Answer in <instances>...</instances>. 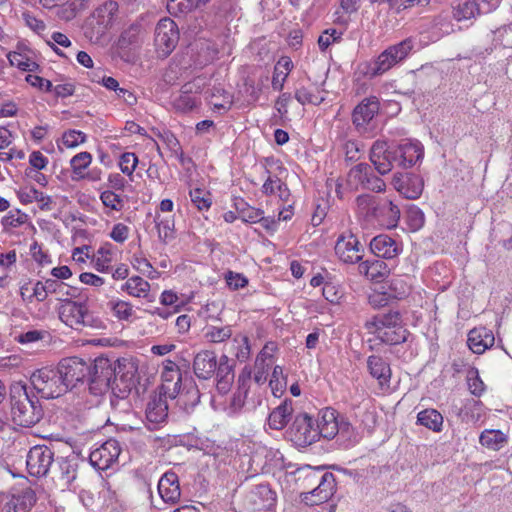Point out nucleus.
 <instances>
[{"instance_id":"1","label":"nucleus","mask_w":512,"mask_h":512,"mask_svg":"<svg viewBox=\"0 0 512 512\" xmlns=\"http://www.w3.org/2000/svg\"><path fill=\"white\" fill-rule=\"evenodd\" d=\"M423 155V146L418 141L388 143L385 140H376L370 148L369 160L380 175H386L394 167L411 168L423 158Z\"/></svg>"},{"instance_id":"2","label":"nucleus","mask_w":512,"mask_h":512,"mask_svg":"<svg viewBox=\"0 0 512 512\" xmlns=\"http://www.w3.org/2000/svg\"><path fill=\"white\" fill-rule=\"evenodd\" d=\"M59 319L68 327L83 331L85 329L104 330L105 322L89 308L87 299L72 300L60 298Z\"/></svg>"},{"instance_id":"3","label":"nucleus","mask_w":512,"mask_h":512,"mask_svg":"<svg viewBox=\"0 0 512 512\" xmlns=\"http://www.w3.org/2000/svg\"><path fill=\"white\" fill-rule=\"evenodd\" d=\"M414 49V40L406 38L388 46L374 60L359 64L360 73L369 79L383 75L397 64L403 62Z\"/></svg>"},{"instance_id":"4","label":"nucleus","mask_w":512,"mask_h":512,"mask_svg":"<svg viewBox=\"0 0 512 512\" xmlns=\"http://www.w3.org/2000/svg\"><path fill=\"white\" fill-rule=\"evenodd\" d=\"M10 404L13 420L20 426L31 427L38 423L43 416L38 399L31 396L27 386L21 382L11 385Z\"/></svg>"},{"instance_id":"5","label":"nucleus","mask_w":512,"mask_h":512,"mask_svg":"<svg viewBox=\"0 0 512 512\" xmlns=\"http://www.w3.org/2000/svg\"><path fill=\"white\" fill-rule=\"evenodd\" d=\"M30 381L37 393L45 399L58 398L68 391L58 368L38 369L31 375Z\"/></svg>"},{"instance_id":"6","label":"nucleus","mask_w":512,"mask_h":512,"mask_svg":"<svg viewBox=\"0 0 512 512\" xmlns=\"http://www.w3.org/2000/svg\"><path fill=\"white\" fill-rule=\"evenodd\" d=\"M137 383V368L130 362L119 363L112 380L111 405L116 408L120 401H124V404L128 407L129 403L126 399L136 388Z\"/></svg>"},{"instance_id":"7","label":"nucleus","mask_w":512,"mask_h":512,"mask_svg":"<svg viewBox=\"0 0 512 512\" xmlns=\"http://www.w3.org/2000/svg\"><path fill=\"white\" fill-rule=\"evenodd\" d=\"M90 374L87 379L91 394L100 396L112 388L116 366L108 358L98 357L90 361Z\"/></svg>"},{"instance_id":"8","label":"nucleus","mask_w":512,"mask_h":512,"mask_svg":"<svg viewBox=\"0 0 512 512\" xmlns=\"http://www.w3.org/2000/svg\"><path fill=\"white\" fill-rule=\"evenodd\" d=\"M118 4L115 1H107L99 6L92 14L90 21L85 29V35L91 41L98 42L113 26Z\"/></svg>"},{"instance_id":"9","label":"nucleus","mask_w":512,"mask_h":512,"mask_svg":"<svg viewBox=\"0 0 512 512\" xmlns=\"http://www.w3.org/2000/svg\"><path fill=\"white\" fill-rule=\"evenodd\" d=\"M90 361L74 356L64 358L59 362L57 368L67 390L87 382L90 374Z\"/></svg>"},{"instance_id":"10","label":"nucleus","mask_w":512,"mask_h":512,"mask_svg":"<svg viewBox=\"0 0 512 512\" xmlns=\"http://www.w3.org/2000/svg\"><path fill=\"white\" fill-rule=\"evenodd\" d=\"M295 446L307 447L319 440L315 422L307 413L298 414L287 431Z\"/></svg>"},{"instance_id":"11","label":"nucleus","mask_w":512,"mask_h":512,"mask_svg":"<svg viewBox=\"0 0 512 512\" xmlns=\"http://www.w3.org/2000/svg\"><path fill=\"white\" fill-rule=\"evenodd\" d=\"M155 46L162 57H167L177 46L179 29L170 18L161 19L155 28Z\"/></svg>"},{"instance_id":"12","label":"nucleus","mask_w":512,"mask_h":512,"mask_svg":"<svg viewBox=\"0 0 512 512\" xmlns=\"http://www.w3.org/2000/svg\"><path fill=\"white\" fill-rule=\"evenodd\" d=\"M53 462L54 452L45 445H36L27 454V470L34 477L46 476Z\"/></svg>"},{"instance_id":"13","label":"nucleus","mask_w":512,"mask_h":512,"mask_svg":"<svg viewBox=\"0 0 512 512\" xmlns=\"http://www.w3.org/2000/svg\"><path fill=\"white\" fill-rule=\"evenodd\" d=\"M380 102L376 96L364 98L352 111V124L358 133H366L374 117L379 113Z\"/></svg>"},{"instance_id":"14","label":"nucleus","mask_w":512,"mask_h":512,"mask_svg":"<svg viewBox=\"0 0 512 512\" xmlns=\"http://www.w3.org/2000/svg\"><path fill=\"white\" fill-rule=\"evenodd\" d=\"M335 253L344 263L354 264L363 258L364 247L351 232L341 234L335 244Z\"/></svg>"},{"instance_id":"15","label":"nucleus","mask_w":512,"mask_h":512,"mask_svg":"<svg viewBox=\"0 0 512 512\" xmlns=\"http://www.w3.org/2000/svg\"><path fill=\"white\" fill-rule=\"evenodd\" d=\"M120 452L119 443L114 439H109L91 451L89 455L90 464L97 470H106L117 461Z\"/></svg>"},{"instance_id":"16","label":"nucleus","mask_w":512,"mask_h":512,"mask_svg":"<svg viewBox=\"0 0 512 512\" xmlns=\"http://www.w3.org/2000/svg\"><path fill=\"white\" fill-rule=\"evenodd\" d=\"M394 188L406 199H418L423 191L421 176L412 173H395L392 178Z\"/></svg>"},{"instance_id":"17","label":"nucleus","mask_w":512,"mask_h":512,"mask_svg":"<svg viewBox=\"0 0 512 512\" xmlns=\"http://www.w3.org/2000/svg\"><path fill=\"white\" fill-rule=\"evenodd\" d=\"M390 291H373L368 296V303L374 309H380L396 300L404 298L408 287L401 280L393 279L389 286Z\"/></svg>"},{"instance_id":"18","label":"nucleus","mask_w":512,"mask_h":512,"mask_svg":"<svg viewBox=\"0 0 512 512\" xmlns=\"http://www.w3.org/2000/svg\"><path fill=\"white\" fill-rule=\"evenodd\" d=\"M335 478L330 472H321L320 480L315 488L310 491L301 492L303 500L310 505H318L327 501L334 492Z\"/></svg>"},{"instance_id":"19","label":"nucleus","mask_w":512,"mask_h":512,"mask_svg":"<svg viewBox=\"0 0 512 512\" xmlns=\"http://www.w3.org/2000/svg\"><path fill=\"white\" fill-rule=\"evenodd\" d=\"M400 215L398 205L394 204L390 199L380 200L377 205L372 207V217L387 229L397 227Z\"/></svg>"},{"instance_id":"20","label":"nucleus","mask_w":512,"mask_h":512,"mask_svg":"<svg viewBox=\"0 0 512 512\" xmlns=\"http://www.w3.org/2000/svg\"><path fill=\"white\" fill-rule=\"evenodd\" d=\"M36 501L35 491L26 487L13 493L10 499L1 507L0 512H29Z\"/></svg>"},{"instance_id":"21","label":"nucleus","mask_w":512,"mask_h":512,"mask_svg":"<svg viewBox=\"0 0 512 512\" xmlns=\"http://www.w3.org/2000/svg\"><path fill=\"white\" fill-rule=\"evenodd\" d=\"M339 420V414L335 409L325 408L321 410L315 425L318 437L330 440L337 436L339 433Z\"/></svg>"},{"instance_id":"22","label":"nucleus","mask_w":512,"mask_h":512,"mask_svg":"<svg viewBox=\"0 0 512 512\" xmlns=\"http://www.w3.org/2000/svg\"><path fill=\"white\" fill-rule=\"evenodd\" d=\"M217 357L215 352L202 350L197 353L193 360V371L199 379L208 380L216 372Z\"/></svg>"},{"instance_id":"23","label":"nucleus","mask_w":512,"mask_h":512,"mask_svg":"<svg viewBox=\"0 0 512 512\" xmlns=\"http://www.w3.org/2000/svg\"><path fill=\"white\" fill-rule=\"evenodd\" d=\"M158 492L164 502L177 503L181 496L178 475L173 471L166 472L158 482Z\"/></svg>"},{"instance_id":"24","label":"nucleus","mask_w":512,"mask_h":512,"mask_svg":"<svg viewBox=\"0 0 512 512\" xmlns=\"http://www.w3.org/2000/svg\"><path fill=\"white\" fill-rule=\"evenodd\" d=\"M248 499L254 510H269L276 504V493L267 484L256 485Z\"/></svg>"},{"instance_id":"25","label":"nucleus","mask_w":512,"mask_h":512,"mask_svg":"<svg viewBox=\"0 0 512 512\" xmlns=\"http://www.w3.org/2000/svg\"><path fill=\"white\" fill-rule=\"evenodd\" d=\"M358 271L371 281L381 282L390 274L391 270L383 259L377 257L360 262Z\"/></svg>"},{"instance_id":"26","label":"nucleus","mask_w":512,"mask_h":512,"mask_svg":"<svg viewBox=\"0 0 512 512\" xmlns=\"http://www.w3.org/2000/svg\"><path fill=\"white\" fill-rule=\"evenodd\" d=\"M371 252L378 258L393 259L401 249L396 241L386 234L375 236L370 242Z\"/></svg>"},{"instance_id":"27","label":"nucleus","mask_w":512,"mask_h":512,"mask_svg":"<svg viewBox=\"0 0 512 512\" xmlns=\"http://www.w3.org/2000/svg\"><path fill=\"white\" fill-rule=\"evenodd\" d=\"M494 342L492 331L486 327H476L468 333L467 344L473 353L482 354L492 347Z\"/></svg>"},{"instance_id":"28","label":"nucleus","mask_w":512,"mask_h":512,"mask_svg":"<svg viewBox=\"0 0 512 512\" xmlns=\"http://www.w3.org/2000/svg\"><path fill=\"white\" fill-rule=\"evenodd\" d=\"M402 325L401 313L396 310H390L387 313L375 315L370 320L366 321L365 328L372 334L378 331H383L386 328H393Z\"/></svg>"},{"instance_id":"29","label":"nucleus","mask_w":512,"mask_h":512,"mask_svg":"<svg viewBox=\"0 0 512 512\" xmlns=\"http://www.w3.org/2000/svg\"><path fill=\"white\" fill-rule=\"evenodd\" d=\"M367 368L370 375L375 378L379 385H389L391 380V368L389 363L379 355H371L367 358Z\"/></svg>"},{"instance_id":"30","label":"nucleus","mask_w":512,"mask_h":512,"mask_svg":"<svg viewBox=\"0 0 512 512\" xmlns=\"http://www.w3.org/2000/svg\"><path fill=\"white\" fill-rule=\"evenodd\" d=\"M163 394L153 397L146 407V419L149 423L159 425L166 421L168 417V404Z\"/></svg>"},{"instance_id":"31","label":"nucleus","mask_w":512,"mask_h":512,"mask_svg":"<svg viewBox=\"0 0 512 512\" xmlns=\"http://www.w3.org/2000/svg\"><path fill=\"white\" fill-rule=\"evenodd\" d=\"M293 411V401L291 399H285L269 414L268 422L270 428L274 430L283 429L288 424Z\"/></svg>"},{"instance_id":"32","label":"nucleus","mask_w":512,"mask_h":512,"mask_svg":"<svg viewBox=\"0 0 512 512\" xmlns=\"http://www.w3.org/2000/svg\"><path fill=\"white\" fill-rule=\"evenodd\" d=\"M182 374L179 369H172L162 372V385L160 393L174 399L181 390Z\"/></svg>"},{"instance_id":"33","label":"nucleus","mask_w":512,"mask_h":512,"mask_svg":"<svg viewBox=\"0 0 512 512\" xmlns=\"http://www.w3.org/2000/svg\"><path fill=\"white\" fill-rule=\"evenodd\" d=\"M323 92L316 84L301 85L295 90L294 97L301 105H320L325 100Z\"/></svg>"},{"instance_id":"34","label":"nucleus","mask_w":512,"mask_h":512,"mask_svg":"<svg viewBox=\"0 0 512 512\" xmlns=\"http://www.w3.org/2000/svg\"><path fill=\"white\" fill-rule=\"evenodd\" d=\"M77 468V459L74 456L59 457L56 460L55 472L64 485H69L76 479Z\"/></svg>"},{"instance_id":"35","label":"nucleus","mask_w":512,"mask_h":512,"mask_svg":"<svg viewBox=\"0 0 512 512\" xmlns=\"http://www.w3.org/2000/svg\"><path fill=\"white\" fill-rule=\"evenodd\" d=\"M252 371L251 368L245 366L238 377V388L232 398V406L240 409L244 406L250 389Z\"/></svg>"},{"instance_id":"36","label":"nucleus","mask_w":512,"mask_h":512,"mask_svg":"<svg viewBox=\"0 0 512 512\" xmlns=\"http://www.w3.org/2000/svg\"><path fill=\"white\" fill-rule=\"evenodd\" d=\"M228 352L240 363L246 362L251 355V346L248 336L241 333L236 334L229 344Z\"/></svg>"},{"instance_id":"37","label":"nucleus","mask_w":512,"mask_h":512,"mask_svg":"<svg viewBox=\"0 0 512 512\" xmlns=\"http://www.w3.org/2000/svg\"><path fill=\"white\" fill-rule=\"evenodd\" d=\"M211 0H167V10L171 15L187 14L205 7Z\"/></svg>"},{"instance_id":"38","label":"nucleus","mask_w":512,"mask_h":512,"mask_svg":"<svg viewBox=\"0 0 512 512\" xmlns=\"http://www.w3.org/2000/svg\"><path fill=\"white\" fill-rule=\"evenodd\" d=\"M383 343L388 345H397L404 343L409 335L408 330L402 326H396L393 328H386L383 331L373 333Z\"/></svg>"},{"instance_id":"39","label":"nucleus","mask_w":512,"mask_h":512,"mask_svg":"<svg viewBox=\"0 0 512 512\" xmlns=\"http://www.w3.org/2000/svg\"><path fill=\"white\" fill-rule=\"evenodd\" d=\"M320 469L306 466L297 470V483L303 489L302 492L310 491L315 488L321 475Z\"/></svg>"},{"instance_id":"40","label":"nucleus","mask_w":512,"mask_h":512,"mask_svg":"<svg viewBox=\"0 0 512 512\" xmlns=\"http://www.w3.org/2000/svg\"><path fill=\"white\" fill-rule=\"evenodd\" d=\"M417 422L433 432H440L443 426V416L436 409H424L418 413Z\"/></svg>"},{"instance_id":"41","label":"nucleus","mask_w":512,"mask_h":512,"mask_svg":"<svg viewBox=\"0 0 512 512\" xmlns=\"http://www.w3.org/2000/svg\"><path fill=\"white\" fill-rule=\"evenodd\" d=\"M507 441L506 434L500 430H485L479 437V442L482 446L494 451L500 450Z\"/></svg>"},{"instance_id":"42","label":"nucleus","mask_w":512,"mask_h":512,"mask_svg":"<svg viewBox=\"0 0 512 512\" xmlns=\"http://www.w3.org/2000/svg\"><path fill=\"white\" fill-rule=\"evenodd\" d=\"M429 28L432 29V35L429 37V40L435 42L452 31V24L449 21L448 15L439 14L429 22Z\"/></svg>"},{"instance_id":"43","label":"nucleus","mask_w":512,"mask_h":512,"mask_svg":"<svg viewBox=\"0 0 512 512\" xmlns=\"http://www.w3.org/2000/svg\"><path fill=\"white\" fill-rule=\"evenodd\" d=\"M155 224L158 237L163 243H168L175 238V222L172 216L161 217L156 215Z\"/></svg>"},{"instance_id":"44","label":"nucleus","mask_w":512,"mask_h":512,"mask_svg":"<svg viewBox=\"0 0 512 512\" xmlns=\"http://www.w3.org/2000/svg\"><path fill=\"white\" fill-rule=\"evenodd\" d=\"M123 290H125L129 295L133 297L146 298L150 290V284L142 277L134 276L126 281V283L123 285Z\"/></svg>"},{"instance_id":"45","label":"nucleus","mask_w":512,"mask_h":512,"mask_svg":"<svg viewBox=\"0 0 512 512\" xmlns=\"http://www.w3.org/2000/svg\"><path fill=\"white\" fill-rule=\"evenodd\" d=\"M232 328L230 325L218 327L209 325L206 327L204 338L207 342L213 344L223 343L232 337Z\"/></svg>"},{"instance_id":"46","label":"nucleus","mask_w":512,"mask_h":512,"mask_svg":"<svg viewBox=\"0 0 512 512\" xmlns=\"http://www.w3.org/2000/svg\"><path fill=\"white\" fill-rule=\"evenodd\" d=\"M20 197L21 201L24 203L37 202L41 210H50V205L52 203L51 197L45 195L43 192L35 189L34 187L30 188L26 192H22Z\"/></svg>"},{"instance_id":"47","label":"nucleus","mask_w":512,"mask_h":512,"mask_svg":"<svg viewBox=\"0 0 512 512\" xmlns=\"http://www.w3.org/2000/svg\"><path fill=\"white\" fill-rule=\"evenodd\" d=\"M479 13V7L475 0H465L453 9V16L457 21L471 19Z\"/></svg>"},{"instance_id":"48","label":"nucleus","mask_w":512,"mask_h":512,"mask_svg":"<svg viewBox=\"0 0 512 512\" xmlns=\"http://www.w3.org/2000/svg\"><path fill=\"white\" fill-rule=\"evenodd\" d=\"M47 290L49 294L58 295V300L60 298L67 297H76L78 293V289L75 287H70L67 284L60 282L56 279H47Z\"/></svg>"},{"instance_id":"49","label":"nucleus","mask_w":512,"mask_h":512,"mask_svg":"<svg viewBox=\"0 0 512 512\" xmlns=\"http://www.w3.org/2000/svg\"><path fill=\"white\" fill-rule=\"evenodd\" d=\"M108 306L113 315L120 321H129L133 316V307L129 302L123 300H111Z\"/></svg>"},{"instance_id":"50","label":"nucleus","mask_w":512,"mask_h":512,"mask_svg":"<svg viewBox=\"0 0 512 512\" xmlns=\"http://www.w3.org/2000/svg\"><path fill=\"white\" fill-rule=\"evenodd\" d=\"M266 351H260L255 359V373H254V381L261 385L266 382L269 363L267 362L269 358L265 357Z\"/></svg>"},{"instance_id":"51","label":"nucleus","mask_w":512,"mask_h":512,"mask_svg":"<svg viewBox=\"0 0 512 512\" xmlns=\"http://www.w3.org/2000/svg\"><path fill=\"white\" fill-rule=\"evenodd\" d=\"M178 395V403L183 405L187 412L193 409L200 401V392L195 385L187 389L185 393H179Z\"/></svg>"},{"instance_id":"52","label":"nucleus","mask_w":512,"mask_h":512,"mask_svg":"<svg viewBox=\"0 0 512 512\" xmlns=\"http://www.w3.org/2000/svg\"><path fill=\"white\" fill-rule=\"evenodd\" d=\"M141 31L139 24H132L126 30H124L118 40L120 48H127L138 41V37Z\"/></svg>"},{"instance_id":"53","label":"nucleus","mask_w":512,"mask_h":512,"mask_svg":"<svg viewBox=\"0 0 512 512\" xmlns=\"http://www.w3.org/2000/svg\"><path fill=\"white\" fill-rule=\"evenodd\" d=\"M269 385L274 396L279 397L283 393L284 387L286 386V380L283 376V369L281 366L276 365L274 367Z\"/></svg>"},{"instance_id":"54","label":"nucleus","mask_w":512,"mask_h":512,"mask_svg":"<svg viewBox=\"0 0 512 512\" xmlns=\"http://www.w3.org/2000/svg\"><path fill=\"white\" fill-rule=\"evenodd\" d=\"M190 198L192 203L198 210H207L211 206L210 194L200 188H195L190 191Z\"/></svg>"},{"instance_id":"55","label":"nucleus","mask_w":512,"mask_h":512,"mask_svg":"<svg viewBox=\"0 0 512 512\" xmlns=\"http://www.w3.org/2000/svg\"><path fill=\"white\" fill-rule=\"evenodd\" d=\"M173 105L180 112H188L196 106V99L186 90L175 98Z\"/></svg>"},{"instance_id":"56","label":"nucleus","mask_w":512,"mask_h":512,"mask_svg":"<svg viewBox=\"0 0 512 512\" xmlns=\"http://www.w3.org/2000/svg\"><path fill=\"white\" fill-rule=\"evenodd\" d=\"M91 161L92 156L89 152L78 153L70 161L73 173L80 175L82 171L90 165Z\"/></svg>"},{"instance_id":"57","label":"nucleus","mask_w":512,"mask_h":512,"mask_svg":"<svg viewBox=\"0 0 512 512\" xmlns=\"http://www.w3.org/2000/svg\"><path fill=\"white\" fill-rule=\"evenodd\" d=\"M100 199L105 207L115 211L122 210L124 206V202L120 196L111 190L103 191L100 195Z\"/></svg>"},{"instance_id":"58","label":"nucleus","mask_w":512,"mask_h":512,"mask_svg":"<svg viewBox=\"0 0 512 512\" xmlns=\"http://www.w3.org/2000/svg\"><path fill=\"white\" fill-rule=\"evenodd\" d=\"M266 173L267 177L262 186V193L267 196L276 195L277 189H280L284 182L276 174H272L269 170H266Z\"/></svg>"},{"instance_id":"59","label":"nucleus","mask_w":512,"mask_h":512,"mask_svg":"<svg viewBox=\"0 0 512 512\" xmlns=\"http://www.w3.org/2000/svg\"><path fill=\"white\" fill-rule=\"evenodd\" d=\"M138 158L135 153L125 152L121 155L119 166L122 173L131 176L136 169Z\"/></svg>"},{"instance_id":"60","label":"nucleus","mask_w":512,"mask_h":512,"mask_svg":"<svg viewBox=\"0 0 512 512\" xmlns=\"http://www.w3.org/2000/svg\"><path fill=\"white\" fill-rule=\"evenodd\" d=\"M407 219L410 228L414 231L421 229L425 223V215L423 211L416 206H413L408 210Z\"/></svg>"},{"instance_id":"61","label":"nucleus","mask_w":512,"mask_h":512,"mask_svg":"<svg viewBox=\"0 0 512 512\" xmlns=\"http://www.w3.org/2000/svg\"><path fill=\"white\" fill-rule=\"evenodd\" d=\"M27 219V215L24 213H20L19 210L16 212H9L8 215L4 216L2 219V225L5 230L8 228H16L25 223Z\"/></svg>"},{"instance_id":"62","label":"nucleus","mask_w":512,"mask_h":512,"mask_svg":"<svg viewBox=\"0 0 512 512\" xmlns=\"http://www.w3.org/2000/svg\"><path fill=\"white\" fill-rule=\"evenodd\" d=\"M86 135L82 131L69 130L62 136L63 144L68 148H74L79 144L85 142Z\"/></svg>"},{"instance_id":"63","label":"nucleus","mask_w":512,"mask_h":512,"mask_svg":"<svg viewBox=\"0 0 512 512\" xmlns=\"http://www.w3.org/2000/svg\"><path fill=\"white\" fill-rule=\"evenodd\" d=\"M225 280L228 287L232 290L244 288L248 284V279L243 274L235 273L233 271H228L225 274Z\"/></svg>"},{"instance_id":"64","label":"nucleus","mask_w":512,"mask_h":512,"mask_svg":"<svg viewBox=\"0 0 512 512\" xmlns=\"http://www.w3.org/2000/svg\"><path fill=\"white\" fill-rule=\"evenodd\" d=\"M9 60L12 65H15L23 71H34L38 67L35 62L30 61L29 59L24 60L22 54L16 52L9 55Z\"/></svg>"}]
</instances>
